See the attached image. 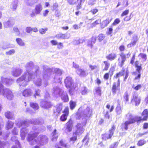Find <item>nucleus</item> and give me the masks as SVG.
Instances as JSON below:
<instances>
[{"label": "nucleus", "instance_id": "1", "mask_svg": "<svg viewBox=\"0 0 148 148\" xmlns=\"http://www.w3.org/2000/svg\"><path fill=\"white\" fill-rule=\"evenodd\" d=\"M142 116L143 118H142L140 117L136 116L134 117L130 113H128L126 115V117L128 119V120L122 124V125L124 127L125 129L127 130L128 129V125L133 123L136 121L138 123L142 121L146 120L148 117V113L147 110H145L142 113Z\"/></svg>", "mask_w": 148, "mask_h": 148}, {"label": "nucleus", "instance_id": "2", "mask_svg": "<svg viewBox=\"0 0 148 148\" xmlns=\"http://www.w3.org/2000/svg\"><path fill=\"white\" fill-rule=\"evenodd\" d=\"M37 135L36 132L32 134H29L28 136V140L31 145H34L36 143H39L43 145L47 142V138L44 135H40L38 137V141L36 140V137Z\"/></svg>", "mask_w": 148, "mask_h": 148}, {"label": "nucleus", "instance_id": "3", "mask_svg": "<svg viewBox=\"0 0 148 148\" xmlns=\"http://www.w3.org/2000/svg\"><path fill=\"white\" fill-rule=\"evenodd\" d=\"M31 75V73L28 72L25 73L17 79L16 82L20 86H25L28 84L29 82L33 78V76L30 77Z\"/></svg>", "mask_w": 148, "mask_h": 148}, {"label": "nucleus", "instance_id": "4", "mask_svg": "<svg viewBox=\"0 0 148 148\" xmlns=\"http://www.w3.org/2000/svg\"><path fill=\"white\" fill-rule=\"evenodd\" d=\"M0 94L10 100H12L14 97L12 91L8 88H4L1 82H0Z\"/></svg>", "mask_w": 148, "mask_h": 148}, {"label": "nucleus", "instance_id": "5", "mask_svg": "<svg viewBox=\"0 0 148 148\" xmlns=\"http://www.w3.org/2000/svg\"><path fill=\"white\" fill-rule=\"evenodd\" d=\"M53 92L54 95L56 97L60 96L64 102H66L69 101L68 96L67 93L65 92H64L62 89L57 87L53 88Z\"/></svg>", "mask_w": 148, "mask_h": 148}, {"label": "nucleus", "instance_id": "6", "mask_svg": "<svg viewBox=\"0 0 148 148\" xmlns=\"http://www.w3.org/2000/svg\"><path fill=\"white\" fill-rule=\"evenodd\" d=\"M35 70H36V74L35 73L34 74L31 73V75L30 77L33 76V78H32L31 80H33V82L34 84L37 86H40L42 84L41 79L39 78V76L38 75L37 71L38 70L39 67L37 65H35L34 66Z\"/></svg>", "mask_w": 148, "mask_h": 148}, {"label": "nucleus", "instance_id": "7", "mask_svg": "<svg viewBox=\"0 0 148 148\" xmlns=\"http://www.w3.org/2000/svg\"><path fill=\"white\" fill-rule=\"evenodd\" d=\"M44 75L43 79L45 80L49 79L52 74V69H51L47 66L44 65L42 66Z\"/></svg>", "mask_w": 148, "mask_h": 148}, {"label": "nucleus", "instance_id": "8", "mask_svg": "<svg viewBox=\"0 0 148 148\" xmlns=\"http://www.w3.org/2000/svg\"><path fill=\"white\" fill-rule=\"evenodd\" d=\"M43 9L42 5L40 3L36 4L35 7V8L31 13H30V16L32 17H35L37 15L40 14Z\"/></svg>", "mask_w": 148, "mask_h": 148}, {"label": "nucleus", "instance_id": "9", "mask_svg": "<svg viewBox=\"0 0 148 148\" xmlns=\"http://www.w3.org/2000/svg\"><path fill=\"white\" fill-rule=\"evenodd\" d=\"M86 123V119H84L82 123L77 124V130L75 132L77 135H80L84 132V128L83 127L85 126Z\"/></svg>", "mask_w": 148, "mask_h": 148}, {"label": "nucleus", "instance_id": "10", "mask_svg": "<svg viewBox=\"0 0 148 148\" xmlns=\"http://www.w3.org/2000/svg\"><path fill=\"white\" fill-rule=\"evenodd\" d=\"M130 52H129L126 54H125L123 52L120 54V58L118 59L119 65L121 67H122L125 62L126 59V58H129L130 56Z\"/></svg>", "mask_w": 148, "mask_h": 148}, {"label": "nucleus", "instance_id": "11", "mask_svg": "<svg viewBox=\"0 0 148 148\" xmlns=\"http://www.w3.org/2000/svg\"><path fill=\"white\" fill-rule=\"evenodd\" d=\"M52 70L55 73L54 80L56 82H60L61 81V78L60 76L62 74L63 71L58 68H52Z\"/></svg>", "mask_w": 148, "mask_h": 148}, {"label": "nucleus", "instance_id": "12", "mask_svg": "<svg viewBox=\"0 0 148 148\" xmlns=\"http://www.w3.org/2000/svg\"><path fill=\"white\" fill-rule=\"evenodd\" d=\"M115 129V127L114 125H113L111 129L109 130L108 134H105L102 135L101 136L102 139L106 140L108 139L111 138L113 135L114 131Z\"/></svg>", "mask_w": 148, "mask_h": 148}, {"label": "nucleus", "instance_id": "13", "mask_svg": "<svg viewBox=\"0 0 148 148\" xmlns=\"http://www.w3.org/2000/svg\"><path fill=\"white\" fill-rule=\"evenodd\" d=\"M23 72V70L19 67H16L12 68L11 71L12 75L15 77L19 76Z\"/></svg>", "mask_w": 148, "mask_h": 148}, {"label": "nucleus", "instance_id": "14", "mask_svg": "<svg viewBox=\"0 0 148 148\" xmlns=\"http://www.w3.org/2000/svg\"><path fill=\"white\" fill-rule=\"evenodd\" d=\"M120 85V81L119 79L117 83L114 82L113 84L112 88V91L113 94H115L117 90H119Z\"/></svg>", "mask_w": 148, "mask_h": 148}, {"label": "nucleus", "instance_id": "15", "mask_svg": "<svg viewBox=\"0 0 148 148\" xmlns=\"http://www.w3.org/2000/svg\"><path fill=\"white\" fill-rule=\"evenodd\" d=\"M28 122L29 121H27L24 120L19 119L16 120L15 123L17 126L20 127L23 125L27 126L28 125Z\"/></svg>", "mask_w": 148, "mask_h": 148}, {"label": "nucleus", "instance_id": "16", "mask_svg": "<svg viewBox=\"0 0 148 148\" xmlns=\"http://www.w3.org/2000/svg\"><path fill=\"white\" fill-rule=\"evenodd\" d=\"M91 112V110L90 108L89 107H87L84 112L81 114L82 116L81 118H82L83 121L84 119H86V117L90 116Z\"/></svg>", "mask_w": 148, "mask_h": 148}, {"label": "nucleus", "instance_id": "17", "mask_svg": "<svg viewBox=\"0 0 148 148\" xmlns=\"http://www.w3.org/2000/svg\"><path fill=\"white\" fill-rule=\"evenodd\" d=\"M65 86L67 88H70L72 87L73 84V81L70 77H67L64 80Z\"/></svg>", "mask_w": 148, "mask_h": 148}, {"label": "nucleus", "instance_id": "18", "mask_svg": "<svg viewBox=\"0 0 148 148\" xmlns=\"http://www.w3.org/2000/svg\"><path fill=\"white\" fill-rule=\"evenodd\" d=\"M3 24L5 27L8 28L12 27L14 23L12 19L9 18L8 20L5 21Z\"/></svg>", "mask_w": 148, "mask_h": 148}, {"label": "nucleus", "instance_id": "19", "mask_svg": "<svg viewBox=\"0 0 148 148\" xmlns=\"http://www.w3.org/2000/svg\"><path fill=\"white\" fill-rule=\"evenodd\" d=\"M138 40V36L136 35H134L132 37V40L130 43L127 45V47L130 48L136 45Z\"/></svg>", "mask_w": 148, "mask_h": 148}, {"label": "nucleus", "instance_id": "20", "mask_svg": "<svg viewBox=\"0 0 148 148\" xmlns=\"http://www.w3.org/2000/svg\"><path fill=\"white\" fill-rule=\"evenodd\" d=\"M28 130L26 127H23L20 130V136L21 139L23 140L25 139L26 135L27 134Z\"/></svg>", "mask_w": 148, "mask_h": 148}, {"label": "nucleus", "instance_id": "21", "mask_svg": "<svg viewBox=\"0 0 148 148\" xmlns=\"http://www.w3.org/2000/svg\"><path fill=\"white\" fill-rule=\"evenodd\" d=\"M64 114H63L60 117L61 121H66L67 119V116L69 114V109L68 108H66L64 110Z\"/></svg>", "mask_w": 148, "mask_h": 148}, {"label": "nucleus", "instance_id": "22", "mask_svg": "<svg viewBox=\"0 0 148 148\" xmlns=\"http://www.w3.org/2000/svg\"><path fill=\"white\" fill-rule=\"evenodd\" d=\"M76 73L80 76L82 77H85L88 75V73L84 69H77Z\"/></svg>", "mask_w": 148, "mask_h": 148}, {"label": "nucleus", "instance_id": "23", "mask_svg": "<svg viewBox=\"0 0 148 148\" xmlns=\"http://www.w3.org/2000/svg\"><path fill=\"white\" fill-rule=\"evenodd\" d=\"M2 82L4 83L7 86H10L13 83V79H9L7 78H4L2 77L1 78Z\"/></svg>", "mask_w": 148, "mask_h": 148}, {"label": "nucleus", "instance_id": "24", "mask_svg": "<svg viewBox=\"0 0 148 148\" xmlns=\"http://www.w3.org/2000/svg\"><path fill=\"white\" fill-rule=\"evenodd\" d=\"M33 92L30 89H25L22 92L23 95L25 97H29L32 95Z\"/></svg>", "mask_w": 148, "mask_h": 148}, {"label": "nucleus", "instance_id": "25", "mask_svg": "<svg viewBox=\"0 0 148 148\" xmlns=\"http://www.w3.org/2000/svg\"><path fill=\"white\" fill-rule=\"evenodd\" d=\"M40 106L43 108H47L51 107V104L50 102L42 101L40 102Z\"/></svg>", "mask_w": 148, "mask_h": 148}, {"label": "nucleus", "instance_id": "26", "mask_svg": "<svg viewBox=\"0 0 148 148\" xmlns=\"http://www.w3.org/2000/svg\"><path fill=\"white\" fill-rule=\"evenodd\" d=\"M33 63L32 62H29L27 63L25 66V67L26 69V71H27L26 73L28 72L29 73H31L32 74L34 73L30 72L29 71V70H30L33 68Z\"/></svg>", "mask_w": 148, "mask_h": 148}, {"label": "nucleus", "instance_id": "27", "mask_svg": "<svg viewBox=\"0 0 148 148\" xmlns=\"http://www.w3.org/2000/svg\"><path fill=\"white\" fill-rule=\"evenodd\" d=\"M140 101V97H138L137 96L134 95L131 102L132 103L134 102L135 103V105L137 106L139 104Z\"/></svg>", "mask_w": 148, "mask_h": 148}, {"label": "nucleus", "instance_id": "28", "mask_svg": "<svg viewBox=\"0 0 148 148\" xmlns=\"http://www.w3.org/2000/svg\"><path fill=\"white\" fill-rule=\"evenodd\" d=\"M56 37L58 39H65L69 38V36L67 33L65 34L60 33L57 34Z\"/></svg>", "mask_w": 148, "mask_h": 148}, {"label": "nucleus", "instance_id": "29", "mask_svg": "<svg viewBox=\"0 0 148 148\" xmlns=\"http://www.w3.org/2000/svg\"><path fill=\"white\" fill-rule=\"evenodd\" d=\"M66 128L65 129V132L66 133L70 132L71 131L73 125L72 123L70 121L67 122L66 124Z\"/></svg>", "mask_w": 148, "mask_h": 148}, {"label": "nucleus", "instance_id": "30", "mask_svg": "<svg viewBox=\"0 0 148 148\" xmlns=\"http://www.w3.org/2000/svg\"><path fill=\"white\" fill-rule=\"evenodd\" d=\"M112 18H107L106 20L103 21L101 24V27L103 28L107 26L108 24L111 22Z\"/></svg>", "mask_w": 148, "mask_h": 148}, {"label": "nucleus", "instance_id": "31", "mask_svg": "<svg viewBox=\"0 0 148 148\" xmlns=\"http://www.w3.org/2000/svg\"><path fill=\"white\" fill-rule=\"evenodd\" d=\"M116 57V54L115 53H112L106 56V58L107 59L111 61L115 59Z\"/></svg>", "mask_w": 148, "mask_h": 148}, {"label": "nucleus", "instance_id": "32", "mask_svg": "<svg viewBox=\"0 0 148 148\" xmlns=\"http://www.w3.org/2000/svg\"><path fill=\"white\" fill-rule=\"evenodd\" d=\"M5 117L8 119H14V113L12 112L8 111L5 113Z\"/></svg>", "mask_w": 148, "mask_h": 148}, {"label": "nucleus", "instance_id": "33", "mask_svg": "<svg viewBox=\"0 0 148 148\" xmlns=\"http://www.w3.org/2000/svg\"><path fill=\"white\" fill-rule=\"evenodd\" d=\"M62 108V104L61 103L57 104L56 106V110L54 111V112L56 113V115L59 114L61 112Z\"/></svg>", "mask_w": 148, "mask_h": 148}, {"label": "nucleus", "instance_id": "34", "mask_svg": "<svg viewBox=\"0 0 148 148\" xmlns=\"http://www.w3.org/2000/svg\"><path fill=\"white\" fill-rule=\"evenodd\" d=\"M123 107L120 104H118L116 108L115 111L117 115H119L121 114L122 112Z\"/></svg>", "mask_w": 148, "mask_h": 148}, {"label": "nucleus", "instance_id": "35", "mask_svg": "<svg viewBox=\"0 0 148 148\" xmlns=\"http://www.w3.org/2000/svg\"><path fill=\"white\" fill-rule=\"evenodd\" d=\"M101 88L100 87L96 88L95 92L94 93V95L96 97H100L101 95Z\"/></svg>", "mask_w": 148, "mask_h": 148}, {"label": "nucleus", "instance_id": "36", "mask_svg": "<svg viewBox=\"0 0 148 148\" xmlns=\"http://www.w3.org/2000/svg\"><path fill=\"white\" fill-rule=\"evenodd\" d=\"M14 123L12 121H8L6 124V127L8 130L12 128L14 125Z\"/></svg>", "mask_w": 148, "mask_h": 148}, {"label": "nucleus", "instance_id": "37", "mask_svg": "<svg viewBox=\"0 0 148 148\" xmlns=\"http://www.w3.org/2000/svg\"><path fill=\"white\" fill-rule=\"evenodd\" d=\"M16 41L17 43L21 46H24L25 44L22 39L20 38H17L16 39Z\"/></svg>", "mask_w": 148, "mask_h": 148}, {"label": "nucleus", "instance_id": "38", "mask_svg": "<svg viewBox=\"0 0 148 148\" xmlns=\"http://www.w3.org/2000/svg\"><path fill=\"white\" fill-rule=\"evenodd\" d=\"M135 66L136 68V71L134 73V74H136L137 73H140V71L142 69V67L141 65H138L137 64V62H136L135 63Z\"/></svg>", "mask_w": 148, "mask_h": 148}, {"label": "nucleus", "instance_id": "39", "mask_svg": "<svg viewBox=\"0 0 148 148\" xmlns=\"http://www.w3.org/2000/svg\"><path fill=\"white\" fill-rule=\"evenodd\" d=\"M37 1V0H26V2L27 4L30 6L32 5Z\"/></svg>", "mask_w": 148, "mask_h": 148}, {"label": "nucleus", "instance_id": "40", "mask_svg": "<svg viewBox=\"0 0 148 148\" xmlns=\"http://www.w3.org/2000/svg\"><path fill=\"white\" fill-rule=\"evenodd\" d=\"M83 41V39H79L78 40H74L73 42V43L75 45H77L82 43Z\"/></svg>", "mask_w": 148, "mask_h": 148}, {"label": "nucleus", "instance_id": "41", "mask_svg": "<svg viewBox=\"0 0 148 148\" xmlns=\"http://www.w3.org/2000/svg\"><path fill=\"white\" fill-rule=\"evenodd\" d=\"M60 143L61 146L65 148H70V145H67V144L65 143L62 140L60 141Z\"/></svg>", "mask_w": 148, "mask_h": 148}, {"label": "nucleus", "instance_id": "42", "mask_svg": "<svg viewBox=\"0 0 148 148\" xmlns=\"http://www.w3.org/2000/svg\"><path fill=\"white\" fill-rule=\"evenodd\" d=\"M11 140L13 141H14L16 145H18V146L19 147L20 143L18 140V138L17 137L14 136L12 137Z\"/></svg>", "mask_w": 148, "mask_h": 148}, {"label": "nucleus", "instance_id": "43", "mask_svg": "<svg viewBox=\"0 0 148 148\" xmlns=\"http://www.w3.org/2000/svg\"><path fill=\"white\" fill-rule=\"evenodd\" d=\"M41 90L39 89H36L35 91V93L34 95V97L36 98V96H40V92Z\"/></svg>", "mask_w": 148, "mask_h": 148}, {"label": "nucleus", "instance_id": "44", "mask_svg": "<svg viewBox=\"0 0 148 148\" xmlns=\"http://www.w3.org/2000/svg\"><path fill=\"white\" fill-rule=\"evenodd\" d=\"M30 106L31 107L34 109L35 110L38 109L39 108L38 105L36 103H31L30 104Z\"/></svg>", "mask_w": 148, "mask_h": 148}, {"label": "nucleus", "instance_id": "45", "mask_svg": "<svg viewBox=\"0 0 148 148\" xmlns=\"http://www.w3.org/2000/svg\"><path fill=\"white\" fill-rule=\"evenodd\" d=\"M88 92L87 88L85 86L82 87L81 89V93L82 95H85Z\"/></svg>", "mask_w": 148, "mask_h": 148}, {"label": "nucleus", "instance_id": "46", "mask_svg": "<svg viewBox=\"0 0 148 148\" xmlns=\"http://www.w3.org/2000/svg\"><path fill=\"white\" fill-rule=\"evenodd\" d=\"M69 104L70 108L71 110L73 109L76 105V102L72 101H71L70 102Z\"/></svg>", "mask_w": 148, "mask_h": 148}, {"label": "nucleus", "instance_id": "47", "mask_svg": "<svg viewBox=\"0 0 148 148\" xmlns=\"http://www.w3.org/2000/svg\"><path fill=\"white\" fill-rule=\"evenodd\" d=\"M105 38V35L102 34H100L98 36V40L99 42H101Z\"/></svg>", "mask_w": 148, "mask_h": 148}, {"label": "nucleus", "instance_id": "48", "mask_svg": "<svg viewBox=\"0 0 148 148\" xmlns=\"http://www.w3.org/2000/svg\"><path fill=\"white\" fill-rule=\"evenodd\" d=\"M103 63L105 64V67L103 69V70H107L110 66V64L107 61H104Z\"/></svg>", "mask_w": 148, "mask_h": 148}, {"label": "nucleus", "instance_id": "49", "mask_svg": "<svg viewBox=\"0 0 148 148\" xmlns=\"http://www.w3.org/2000/svg\"><path fill=\"white\" fill-rule=\"evenodd\" d=\"M56 130L55 129L54 131L52 133V134H53V137L52 139V140L53 141L56 140L58 137V136L56 134Z\"/></svg>", "mask_w": 148, "mask_h": 148}, {"label": "nucleus", "instance_id": "50", "mask_svg": "<svg viewBox=\"0 0 148 148\" xmlns=\"http://www.w3.org/2000/svg\"><path fill=\"white\" fill-rule=\"evenodd\" d=\"M124 73V71L123 70H122L121 71L119 72V73H117L116 76L115 77V78H117L120 77L123 75Z\"/></svg>", "mask_w": 148, "mask_h": 148}, {"label": "nucleus", "instance_id": "51", "mask_svg": "<svg viewBox=\"0 0 148 148\" xmlns=\"http://www.w3.org/2000/svg\"><path fill=\"white\" fill-rule=\"evenodd\" d=\"M15 52V50L14 49H12L9 51L6 52L5 53L6 55H11L14 54Z\"/></svg>", "mask_w": 148, "mask_h": 148}, {"label": "nucleus", "instance_id": "52", "mask_svg": "<svg viewBox=\"0 0 148 148\" xmlns=\"http://www.w3.org/2000/svg\"><path fill=\"white\" fill-rule=\"evenodd\" d=\"M146 141L143 140H141L138 141L137 145L138 146H141L145 144L146 143Z\"/></svg>", "mask_w": 148, "mask_h": 148}, {"label": "nucleus", "instance_id": "53", "mask_svg": "<svg viewBox=\"0 0 148 148\" xmlns=\"http://www.w3.org/2000/svg\"><path fill=\"white\" fill-rule=\"evenodd\" d=\"M48 30V28L47 27L45 28H41L39 29V32L40 33L42 34H45L46 31Z\"/></svg>", "mask_w": 148, "mask_h": 148}, {"label": "nucleus", "instance_id": "54", "mask_svg": "<svg viewBox=\"0 0 148 148\" xmlns=\"http://www.w3.org/2000/svg\"><path fill=\"white\" fill-rule=\"evenodd\" d=\"M142 86L140 84H138L135 86V85H133L132 86V88H134L136 90H138L141 88Z\"/></svg>", "mask_w": 148, "mask_h": 148}, {"label": "nucleus", "instance_id": "55", "mask_svg": "<svg viewBox=\"0 0 148 148\" xmlns=\"http://www.w3.org/2000/svg\"><path fill=\"white\" fill-rule=\"evenodd\" d=\"M120 22V21L119 18H116L114 22L112 24L111 27H112L114 25H115L118 24H119Z\"/></svg>", "mask_w": 148, "mask_h": 148}, {"label": "nucleus", "instance_id": "56", "mask_svg": "<svg viewBox=\"0 0 148 148\" xmlns=\"http://www.w3.org/2000/svg\"><path fill=\"white\" fill-rule=\"evenodd\" d=\"M77 135H78L75 133H74L73 134V136L70 138V141H75L77 139Z\"/></svg>", "mask_w": 148, "mask_h": 148}, {"label": "nucleus", "instance_id": "57", "mask_svg": "<svg viewBox=\"0 0 148 148\" xmlns=\"http://www.w3.org/2000/svg\"><path fill=\"white\" fill-rule=\"evenodd\" d=\"M58 7V4L57 3H55L53 4L52 6L51 7V9L52 11H54L56 10Z\"/></svg>", "mask_w": 148, "mask_h": 148}, {"label": "nucleus", "instance_id": "58", "mask_svg": "<svg viewBox=\"0 0 148 148\" xmlns=\"http://www.w3.org/2000/svg\"><path fill=\"white\" fill-rule=\"evenodd\" d=\"M140 56L143 60V61H145L147 59V55L144 53H140Z\"/></svg>", "mask_w": 148, "mask_h": 148}, {"label": "nucleus", "instance_id": "59", "mask_svg": "<svg viewBox=\"0 0 148 148\" xmlns=\"http://www.w3.org/2000/svg\"><path fill=\"white\" fill-rule=\"evenodd\" d=\"M80 0H77V1L78 3V5L77 6V10H79L82 7V2L80 1Z\"/></svg>", "mask_w": 148, "mask_h": 148}, {"label": "nucleus", "instance_id": "60", "mask_svg": "<svg viewBox=\"0 0 148 148\" xmlns=\"http://www.w3.org/2000/svg\"><path fill=\"white\" fill-rule=\"evenodd\" d=\"M18 130L16 127H14L12 131V133L14 135H17L18 134Z\"/></svg>", "mask_w": 148, "mask_h": 148}, {"label": "nucleus", "instance_id": "61", "mask_svg": "<svg viewBox=\"0 0 148 148\" xmlns=\"http://www.w3.org/2000/svg\"><path fill=\"white\" fill-rule=\"evenodd\" d=\"M96 0H89L88 1V5H92L95 4Z\"/></svg>", "mask_w": 148, "mask_h": 148}, {"label": "nucleus", "instance_id": "62", "mask_svg": "<svg viewBox=\"0 0 148 148\" xmlns=\"http://www.w3.org/2000/svg\"><path fill=\"white\" fill-rule=\"evenodd\" d=\"M124 99L126 101V102L128 101L129 99V95L127 92H125L124 94Z\"/></svg>", "mask_w": 148, "mask_h": 148}, {"label": "nucleus", "instance_id": "63", "mask_svg": "<svg viewBox=\"0 0 148 148\" xmlns=\"http://www.w3.org/2000/svg\"><path fill=\"white\" fill-rule=\"evenodd\" d=\"M32 31V28L30 27H27L26 29V31L28 33H30Z\"/></svg>", "mask_w": 148, "mask_h": 148}, {"label": "nucleus", "instance_id": "64", "mask_svg": "<svg viewBox=\"0 0 148 148\" xmlns=\"http://www.w3.org/2000/svg\"><path fill=\"white\" fill-rule=\"evenodd\" d=\"M68 2L70 5H74L76 3L75 0H68Z\"/></svg>", "mask_w": 148, "mask_h": 148}]
</instances>
